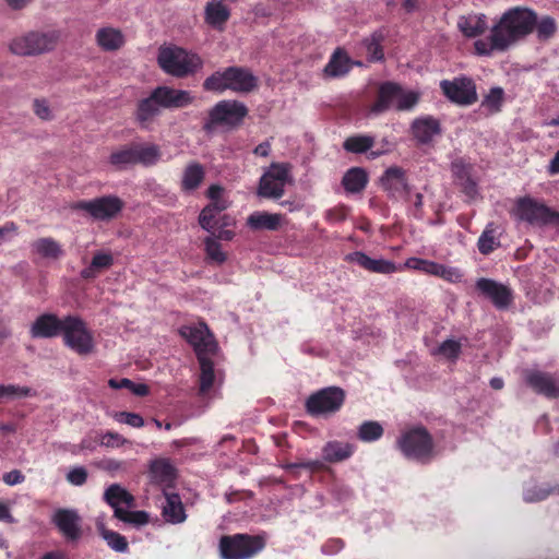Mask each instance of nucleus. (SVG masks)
<instances>
[{"mask_svg": "<svg viewBox=\"0 0 559 559\" xmlns=\"http://www.w3.org/2000/svg\"><path fill=\"white\" fill-rule=\"evenodd\" d=\"M205 171L202 165L198 163L189 164L182 174L181 187L185 191L195 190L203 181Z\"/></svg>", "mask_w": 559, "mask_h": 559, "instance_id": "nucleus-40", "label": "nucleus"}, {"mask_svg": "<svg viewBox=\"0 0 559 559\" xmlns=\"http://www.w3.org/2000/svg\"><path fill=\"white\" fill-rule=\"evenodd\" d=\"M2 479L7 485L15 486L22 484L25 480V476L19 469H13L5 473Z\"/></svg>", "mask_w": 559, "mask_h": 559, "instance_id": "nucleus-64", "label": "nucleus"}, {"mask_svg": "<svg viewBox=\"0 0 559 559\" xmlns=\"http://www.w3.org/2000/svg\"><path fill=\"white\" fill-rule=\"evenodd\" d=\"M33 390L28 386L16 384H0V403L32 396Z\"/></svg>", "mask_w": 559, "mask_h": 559, "instance_id": "nucleus-46", "label": "nucleus"}, {"mask_svg": "<svg viewBox=\"0 0 559 559\" xmlns=\"http://www.w3.org/2000/svg\"><path fill=\"white\" fill-rule=\"evenodd\" d=\"M500 231L497 226L489 223L478 238L477 247L480 253L489 254L500 246Z\"/></svg>", "mask_w": 559, "mask_h": 559, "instance_id": "nucleus-38", "label": "nucleus"}, {"mask_svg": "<svg viewBox=\"0 0 559 559\" xmlns=\"http://www.w3.org/2000/svg\"><path fill=\"white\" fill-rule=\"evenodd\" d=\"M368 182L367 173L359 167L350 168L343 177L344 189L349 193H357L365 189Z\"/></svg>", "mask_w": 559, "mask_h": 559, "instance_id": "nucleus-37", "label": "nucleus"}, {"mask_svg": "<svg viewBox=\"0 0 559 559\" xmlns=\"http://www.w3.org/2000/svg\"><path fill=\"white\" fill-rule=\"evenodd\" d=\"M346 260L372 273L392 274L399 271L394 262L385 259H372L361 251L347 254Z\"/></svg>", "mask_w": 559, "mask_h": 559, "instance_id": "nucleus-22", "label": "nucleus"}, {"mask_svg": "<svg viewBox=\"0 0 559 559\" xmlns=\"http://www.w3.org/2000/svg\"><path fill=\"white\" fill-rule=\"evenodd\" d=\"M343 390L331 386L312 394L307 400V411L312 415H326L337 412L344 403Z\"/></svg>", "mask_w": 559, "mask_h": 559, "instance_id": "nucleus-12", "label": "nucleus"}, {"mask_svg": "<svg viewBox=\"0 0 559 559\" xmlns=\"http://www.w3.org/2000/svg\"><path fill=\"white\" fill-rule=\"evenodd\" d=\"M130 508L117 511V519L135 525H144L148 522V515L144 511H130Z\"/></svg>", "mask_w": 559, "mask_h": 559, "instance_id": "nucleus-53", "label": "nucleus"}, {"mask_svg": "<svg viewBox=\"0 0 559 559\" xmlns=\"http://www.w3.org/2000/svg\"><path fill=\"white\" fill-rule=\"evenodd\" d=\"M440 87L443 94L459 105H472L477 100L476 86L472 79L462 76L453 81H441Z\"/></svg>", "mask_w": 559, "mask_h": 559, "instance_id": "nucleus-14", "label": "nucleus"}, {"mask_svg": "<svg viewBox=\"0 0 559 559\" xmlns=\"http://www.w3.org/2000/svg\"><path fill=\"white\" fill-rule=\"evenodd\" d=\"M198 360L200 364L199 394L206 397L213 393L219 380L218 372L214 368L212 357H201Z\"/></svg>", "mask_w": 559, "mask_h": 559, "instance_id": "nucleus-24", "label": "nucleus"}, {"mask_svg": "<svg viewBox=\"0 0 559 559\" xmlns=\"http://www.w3.org/2000/svg\"><path fill=\"white\" fill-rule=\"evenodd\" d=\"M162 106L157 98L154 97V92L138 105L136 119L142 126H146L153 120L154 117L159 115Z\"/></svg>", "mask_w": 559, "mask_h": 559, "instance_id": "nucleus-36", "label": "nucleus"}, {"mask_svg": "<svg viewBox=\"0 0 559 559\" xmlns=\"http://www.w3.org/2000/svg\"><path fill=\"white\" fill-rule=\"evenodd\" d=\"M63 343L71 350L81 356L90 355L95 349V338L92 330L78 316L63 318Z\"/></svg>", "mask_w": 559, "mask_h": 559, "instance_id": "nucleus-5", "label": "nucleus"}, {"mask_svg": "<svg viewBox=\"0 0 559 559\" xmlns=\"http://www.w3.org/2000/svg\"><path fill=\"white\" fill-rule=\"evenodd\" d=\"M52 522L69 540L81 537V518L75 510L59 509L52 515Z\"/></svg>", "mask_w": 559, "mask_h": 559, "instance_id": "nucleus-17", "label": "nucleus"}, {"mask_svg": "<svg viewBox=\"0 0 559 559\" xmlns=\"http://www.w3.org/2000/svg\"><path fill=\"white\" fill-rule=\"evenodd\" d=\"M123 207V202L115 195H105L93 200L79 201L73 209L86 212L96 221H109Z\"/></svg>", "mask_w": 559, "mask_h": 559, "instance_id": "nucleus-11", "label": "nucleus"}, {"mask_svg": "<svg viewBox=\"0 0 559 559\" xmlns=\"http://www.w3.org/2000/svg\"><path fill=\"white\" fill-rule=\"evenodd\" d=\"M148 475L151 481L163 487V491H167V488L171 487L177 472L175 466L168 459H156L150 464Z\"/></svg>", "mask_w": 559, "mask_h": 559, "instance_id": "nucleus-23", "label": "nucleus"}, {"mask_svg": "<svg viewBox=\"0 0 559 559\" xmlns=\"http://www.w3.org/2000/svg\"><path fill=\"white\" fill-rule=\"evenodd\" d=\"M462 344L460 341L449 338L440 344L436 354L450 359L455 360L461 353Z\"/></svg>", "mask_w": 559, "mask_h": 559, "instance_id": "nucleus-51", "label": "nucleus"}, {"mask_svg": "<svg viewBox=\"0 0 559 559\" xmlns=\"http://www.w3.org/2000/svg\"><path fill=\"white\" fill-rule=\"evenodd\" d=\"M229 90L237 93H249L257 87V78L247 69L229 67Z\"/></svg>", "mask_w": 559, "mask_h": 559, "instance_id": "nucleus-28", "label": "nucleus"}, {"mask_svg": "<svg viewBox=\"0 0 559 559\" xmlns=\"http://www.w3.org/2000/svg\"><path fill=\"white\" fill-rule=\"evenodd\" d=\"M230 84V75L229 68L223 71H216L211 76H209L204 83L203 87L205 91L223 93L226 90H229Z\"/></svg>", "mask_w": 559, "mask_h": 559, "instance_id": "nucleus-44", "label": "nucleus"}, {"mask_svg": "<svg viewBox=\"0 0 559 559\" xmlns=\"http://www.w3.org/2000/svg\"><path fill=\"white\" fill-rule=\"evenodd\" d=\"M457 27L464 36L474 38L487 29V17L485 14L462 15L457 20Z\"/></svg>", "mask_w": 559, "mask_h": 559, "instance_id": "nucleus-31", "label": "nucleus"}, {"mask_svg": "<svg viewBox=\"0 0 559 559\" xmlns=\"http://www.w3.org/2000/svg\"><path fill=\"white\" fill-rule=\"evenodd\" d=\"M352 66L353 63L348 56L338 48L334 51L324 67V73L329 78H340L347 74L352 69Z\"/></svg>", "mask_w": 559, "mask_h": 559, "instance_id": "nucleus-33", "label": "nucleus"}, {"mask_svg": "<svg viewBox=\"0 0 559 559\" xmlns=\"http://www.w3.org/2000/svg\"><path fill=\"white\" fill-rule=\"evenodd\" d=\"M96 527L100 536L106 540L107 545L117 552L128 551V542L124 536L117 532L109 531L105 527L103 518L96 520Z\"/></svg>", "mask_w": 559, "mask_h": 559, "instance_id": "nucleus-39", "label": "nucleus"}, {"mask_svg": "<svg viewBox=\"0 0 559 559\" xmlns=\"http://www.w3.org/2000/svg\"><path fill=\"white\" fill-rule=\"evenodd\" d=\"M554 493L559 495V485L552 487L548 484L528 483L523 489V499L530 503L539 502Z\"/></svg>", "mask_w": 559, "mask_h": 559, "instance_id": "nucleus-35", "label": "nucleus"}, {"mask_svg": "<svg viewBox=\"0 0 559 559\" xmlns=\"http://www.w3.org/2000/svg\"><path fill=\"white\" fill-rule=\"evenodd\" d=\"M525 382L538 394L548 399L559 397V371L550 373L542 370H527Z\"/></svg>", "mask_w": 559, "mask_h": 559, "instance_id": "nucleus-15", "label": "nucleus"}, {"mask_svg": "<svg viewBox=\"0 0 559 559\" xmlns=\"http://www.w3.org/2000/svg\"><path fill=\"white\" fill-rule=\"evenodd\" d=\"M67 479L74 486L83 485L87 479V472L84 467H75L72 468L68 475Z\"/></svg>", "mask_w": 559, "mask_h": 559, "instance_id": "nucleus-60", "label": "nucleus"}, {"mask_svg": "<svg viewBox=\"0 0 559 559\" xmlns=\"http://www.w3.org/2000/svg\"><path fill=\"white\" fill-rule=\"evenodd\" d=\"M114 418L120 424H126L133 428H140L144 425V419L136 413L119 412L116 413Z\"/></svg>", "mask_w": 559, "mask_h": 559, "instance_id": "nucleus-55", "label": "nucleus"}, {"mask_svg": "<svg viewBox=\"0 0 559 559\" xmlns=\"http://www.w3.org/2000/svg\"><path fill=\"white\" fill-rule=\"evenodd\" d=\"M513 215L519 221L534 226L551 225L559 233V213L532 198L519 199L513 210Z\"/></svg>", "mask_w": 559, "mask_h": 559, "instance_id": "nucleus-7", "label": "nucleus"}, {"mask_svg": "<svg viewBox=\"0 0 559 559\" xmlns=\"http://www.w3.org/2000/svg\"><path fill=\"white\" fill-rule=\"evenodd\" d=\"M354 452V444L345 441L332 440L323 445L321 455L324 462L334 464L348 460Z\"/></svg>", "mask_w": 559, "mask_h": 559, "instance_id": "nucleus-25", "label": "nucleus"}, {"mask_svg": "<svg viewBox=\"0 0 559 559\" xmlns=\"http://www.w3.org/2000/svg\"><path fill=\"white\" fill-rule=\"evenodd\" d=\"M476 288L489 298L498 309L507 308L512 301L511 289L493 280L479 278L476 282Z\"/></svg>", "mask_w": 559, "mask_h": 559, "instance_id": "nucleus-16", "label": "nucleus"}, {"mask_svg": "<svg viewBox=\"0 0 559 559\" xmlns=\"http://www.w3.org/2000/svg\"><path fill=\"white\" fill-rule=\"evenodd\" d=\"M205 22L216 28L223 29L230 16V11L223 0H211L204 9Z\"/></svg>", "mask_w": 559, "mask_h": 559, "instance_id": "nucleus-29", "label": "nucleus"}, {"mask_svg": "<svg viewBox=\"0 0 559 559\" xmlns=\"http://www.w3.org/2000/svg\"><path fill=\"white\" fill-rule=\"evenodd\" d=\"M535 28L540 40L549 39L557 31L556 22L550 16H544L539 21L536 19Z\"/></svg>", "mask_w": 559, "mask_h": 559, "instance_id": "nucleus-52", "label": "nucleus"}, {"mask_svg": "<svg viewBox=\"0 0 559 559\" xmlns=\"http://www.w3.org/2000/svg\"><path fill=\"white\" fill-rule=\"evenodd\" d=\"M31 249L40 259L49 261H56L64 254L61 245L51 237H43L33 241Z\"/></svg>", "mask_w": 559, "mask_h": 559, "instance_id": "nucleus-30", "label": "nucleus"}, {"mask_svg": "<svg viewBox=\"0 0 559 559\" xmlns=\"http://www.w3.org/2000/svg\"><path fill=\"white\" fill-rule=\"evenodd\" d=\"M264 546L265 543L261 536L235 534L221 538L219 552L222 559H251L259 554Z\"/></svg>", "mask_w": 559, "mask_h": 559, "instance_id": "nucleus-8", "label": "nucleus"}, {"mask_svg": "<svg viewBox=\"0 0 559 559\" xmlns=\"http://www.w3.org/2000/svg\"><path fill=\"white\" fill-rule=\"evenodd\" d=\"M109 163L117 169H124L136 164L134 144L114 151L109 156Z\"/></svg>", "mask_w": 559, "mask_h": 559, "instance_id": "nucleus-43", "label": "nucleus"}, {"mask_svg": "<svg viewBox=\"0 0 559 559\" xmlns=\"http://www.w3.org/2000/svg\"><path fill=\"white\" fill-rule=\"evenodd\" d=\"M451 170L457 181L469 177V165L461 157L451 163Z\"/></svg>", "mask_w": 559, "mask_h": 559, "instance_id": "nucleus-58", "label": "nucleus"}, {"mask_svg": "<svg viewBox=\"0 0 559 559\" xmlns=\"http://www.w3.org/2000/svg\"><path fill=\"white\" fill-rule=\"evenodd\" d=\"M441 263H437L430 260L409 258L405 262V266L428 275L437 276Z\"/></svg>", "mask_w": 559, "mask_h": 559, "instance_id": "nucleus-48", "label": "nucleus"}, {"mask_svg": "<svg viewBox=\"0 0 559 559\" xmlns=\"http://www.w3.org/2000/svg\"><path fill=\"white\" fill-rule=\"evenodd\" d=\"M165 503L163 504L162 515L167 523L180 524L187 519L185 507L178 493L164 492Z\"/></svg>", "mask_w": 559, "mask_h": 559, "instance_id": "nucleus-26", "label": "nucleus"}, {"mask_svg": "<svg viewBox=\"0 0 559 559\" xmlns=\"http://www.w3.org/2000/svg\"><path fill=\"white\" fill-rule=\"evenodd\" d=\"M131 443L128 439L114 431H106L99 436V444L105 448H120Z\"/></svg>", "mask_w": 559, "mask_h": 559, "instance_id": "nucleus-54", "label": "nucleus"}, {"mask_svg": "<svg viewBox=\"0 0 559 559\" xmlns=\"http://www.w3.org/2000/svg\"><path fill=\"white\" fill-rule=\"evenodd\" d=\"M383 188L395 199H409V187L405 174L400 167H391L381 177Z\"/></svg>", "mask_w": 559, "mask_h": 559, "instance_id": "nucleus-19", "label": "nucleus"}, {"mask_svg": "<svg viewBox=\"0 0 559 559\" xmlns=\"http://www.w3.org/2000/svg\"><path fill=\"white\" fill-rule=\"evenodd\" d=\"M247 107L240 102L221 100L210 110L204 128L211 131L217 126L230 128L238 126L247 116Z\"/></svg>", "mask_w": 559, "mask_h": 559, "instance_id": "nucleus-9", "label": "nucleus"}, {"mask_svg": "<svg viewBox=\"0 0 559 559\" xmlns=\"http://www.w3.org/2000/svg\"><path fill=\"white\" fill-rule=\"evenodd\" d=\"M283 216L267 212H254L249 215L247 224L255 230H277L282 226Z\"/></svg>", "mask_w": 559, "mask_h": 559, "instance_id": "nucleus-32", "label": "nucleus"}, {"mask_svg": "<svg viewBox=\"0 0 559 559\" xmlns=\"http://www.w3.org/2000/svg\"><path fill=\"white\" fill-rule=\"evenodd\" d=\"M93 267L98 271L109 267L112 264V257L107 253L98 252L92 259Z\"/></svg>", "mask_w": 559, "mask_h": 559, "instance_id": "nucleus-63", "label": "nucleus"}, {"mask_svg": "<svg viewBox=\"0 0 559 559\" xmlns=\"http://www.w3.org/2000/svg\"><path fill=\"white\" fill-rule=\"evenodd\" d=\"M61 36V31L57 28L31 31L12 38L9 43V50L20 57L43 55L53 50Z\"/></svg>", "mask_w": 559, "mask_h": 559, "instance_id": "nucleus-2", "label": "nucleus"}, {"mask_svg": "<svg viewBox=\"0 0 559 559\" xmlns=\"http://www.w3.org/2000/svg\"><path fill=\"white\" fill-rule=\"evenodd\" d=\"M383 432L384 430L380 423L367 420L358 427L357 436L364 442H374L383 436Z\"/></svg>", "mask_w": 559, "mask_h": 559, "instance_id": "nucleus-45", "label": "nucleus"}, {"mask_svg": "<svg viewBox=\"0 0 559 559\" xmlns=\"http://www.w3.org/2000/svg\"><path fill=\"white\" fill-rule=\"evenodd\" d=\"M96 41L102 49L112 51L123 46L124 36L118 28L108 26L97 31Z\"/></svg>", "mask_w": 559, "mask_h": 559, "instance_id": "nucleus-34", "label": "nucleus"}, {"mask_svg": "<svg viewBox=\"0 0 559 559\" xmlns=\"http://www.w3.org/2000/svg\"><path fill=\"white\" fill-rule=\"evenodd\" d=\"M218 213L216 211H212L209 206H205L199 216V223L203 229L212 233L216 226V216Z\"/></svg>", "mask_w": 559, "mask_h": 559, "instance_id": "nucleus-56", "label": "nucleus"}, {"mask_svg": "<svg viewBox=\"0 0 559 559\" xmlns=\"http://www.w3.org/2000/svg\"><path fill=\"white\" fill-rule=\"evenodd\" d=\"M437 277H440L449 283H459L462 280L463 274L457 267L440 264Z\"/></svg>", "mask_w": 559, "mask_h": 559, "instance_id": "nucleus-57", "label": "nucleus"}, {"mask_svg": "<svg viewBox=\"0 0 559 559\" xmlns=\"http://www.w3.org/2000/svg\"><path fill=\"white\" fill-rule=\"evenodd\" d=\"M325 463L326 462H324L323 459L321 457V460H309V461H305V462L289 464V465H287V469L304 467V468H307V469L313 472V471L323 468Z\"/></svg>", "mask_w": 559, "mask_h": 559, "instance_id": "nucleus-61", "label": "nucleus"}, {"mask_svg": "<svg viewBox=\"0 0 559 559\" xmlns=\"http://www.w3.org/2000/svg\"><path fill=\"white\" fill-rule=\"evenodd\" d=\"M63 330V318L60 319L52 313L39 316L31 326V335L34 338H51L61 335Z\"/></svg>", "mask_w": 559, "mask_h": 559, "instance_id": "nucleus-21", "label": "nucleus"}, {"mask_svg": "<svg viewBox=\"0 0 559 559\" xmlns=\"http://www.w3.org/2000/svg\"><path fill=\"white\" fill-rule=\"evenodd\" d=\"M33 109L36 116L43 120H50L53 117L48 102L44 98L35 99L33 103Z\"/></svg>", "mask_w": 559, "mask_h": 559, "instance_id": "nucleus-59", "label": "nucleus"}, {"mask_svg": "<svg viewBox=\"0 0 559 559\" xmlns=\"http://www.w3.org/2000/svg\"><path fill=\"white\" fill-rule=\"evenodd\" d=\"M157 61L165 73L176 78L193 74L203 66L200 56L177 46L160 47Z\"/></svg>", "mask_w": 559, "mask_h": 559, "instance_id": "nucleus-3", "label": "nucleus"}, {"mask_svg": "<svg viewBox=\"0 0 559 559\" xmlns=\"http://www.w3.org/2000/svg\"><path fill=\"white\" fill-rule=\"evenodd\" d=\"M154 92V97L157 98L162 108L174 109L182 108L190 105L194 97L191 92L183 90H176L169 86H158Z\"/></svg>", "mask_w": 559, "mask_h": 559, "instance_id": "nucleus-18", "label": "nucleus"}, {"mask_svg": "<svg viewBox=\"0 0 559 559\" xmlns=\"http://www.w3.org/2000/svg\"><path fill=\"white\" fill-rule=\"evenodd\" d=\"M396 445L408 460L427 462L433 456V441L424 427H414L402 432Z\"/></svg>", "mask_w": 559, "mask_h": 559, "instance_id": "nucleus-4", "label": "nucleus"}, {"mask_svg": "<svg viewBox=\"0 0 559 559\" xmlns=\"http://www.w3.org/2000/svg\"><path fill=\"white\" fill-rule=\"evenodd\" d=\"M104 500L114 509L117 518V511L124 508H132L134 498L119 484L110 485L104 492Z\"/></svg>", "mask_w": 559, "mask_h": 559, "instance_id": "nucleus-27", "label": "nucleus"}, {"mask_svg": "<svg viewBox=\"0 0 559 559\" xmlns=\"http://www.w3.org/2000/svg\"><path fill=\"white\" fill-rule=\"evenodd\" d=\"M536 25V13L523 7L511 8L491 27L486 38L474 43L478 56H491L493 52L508 50L520 39L533 32Z\"/></svg>", "mask_w": 559, "mask_h": 559, "instance_id": "nucleus-1", "label": "nucleus"}, {"mask_svg": "<svg viewBox=\"0 0 559 559\" xmlns=\"http://www.w3.org/2000/svg\"><path fill=\"white\" fill-rule=\"evenodd\" d=\"M411 130L418 143L429 144L441 134V124L432 116H421L412 122Z\"/></svg>", "mask_w": 559, "mask_h": 559, "instance_id": "nucleus-20", "label": "nucleus"}, {"mask_svg": "<svg viewBox=\"0 0 559 559\" xmlns=\"http://www.w3.org/2000/svg\"><path fill=\"white\" fill-rule=\"evenodd\" d=\"M419 100V93L404 91L400 85L386 82L379 88L377 102L371 107V112L379 115L390 108L397 110H411Z\"/></svg>", "mask_w": 559, "mask_h": 559, "instance_id": "nucleus-6", "label": "nucleus"}, {"mask_svg": "<svg viewBox=\"0 0 559 559\" xmlns=\"http://www.w3.org/2000/svg\"><path fill=\"white\" fill-rule=\"evenodd\" d=\"M344 547V543L340 538H331L322 545V552L325 555H335L340 552Z\"/></svg>", "mask_w": 559, "mask_h": 559, "instance_id": "nucleus-62", "label": "nucleus"}, {"mask_svg": "<svg viewBox=\"0 0 559 559\" xmlns=\"http://www.w3.org/2000/svg\"><path fill=\"white\" fill-rule=\"evenodd\" d=\"M383 37L381 32H374L361 41L360 49L367 55L370 61H380L383 59L381 46Z\"/></svg>", "mask_w": 559, "mask_h": 559, "instance_id": "nucleus-41", "label": "nucleus"}, {"mask_svg": "<svg viewBox=\"0 0 559 559\" xmlns=\"http://www.w3.org/2000/svg\"><path fill=\"white\" fill-rule=\"evenodd\" d=\"M136 164L153 166L160 159L159 147L155 144H134Z\"/></svg>", "mask_w": 559, "mask_h": 559, "instance_id": "nucleus-42", "label": "nucleus"}, {"mask_svg": "<svg viewBox=\"0 0 559 559\" xmlns=\"http://www.w3.org/2000/svg\"><path fill=\"white\" fill-rule=\"evenodd\" d=\"M204 245H205L206 255L212 262H214L216 264H222L226 261L227 255L222 250V246L215 237H212V236L207 237L204 240Z\"/></svg>", "mask_w": 559, "mask_h": 559, "instance_id": "nucleus-50", "label": "nucleus"}, {"mask_svg": "<svg viewBox=\"0 0 559 559\" xmlns=\"http://www.w3.org/2000/svg\"><path fill=\"white\" fill-rule=\"evenodd\" d=\"M374 139L370 135H355L346 139L344 148L352 153H365L373 146Z\"/></svg>", "mask_w": 559, "mask_h": 559, "instance_id": "nucleus-47", "label": "nucleus"}, {"mask_svg": "<svg viewBox=\"0 0 559 559\" xmlns=\"http://www.w3.org/2000/svg\"><path fill=\"white\" fill-rule=\"evenodd\" d=\"M289 171L287 164L273 163L260 179L258 194L267 199H280L286 183L290 181Z\"/></svg>", "mask_w": 559, "mask_h": 559, "instance_id": "nucleus-10", "label": "nucleus"}, {"mask_svg": "<svg viewBox=\"0 0 559 559\" xmlns=\"http://www.w3.org/2000/svg\"><path fill=\"white\" fill-rule=\"evenodd\" d=\"M182 334L193 346L198 359L216 355L218 346L206 324L199 323L188 326L183 330Z\"/></svg>", "mask_w": 559, "mask_h": 559, "instance_id": "nucleus-13", "label": "nucleus"}, {"mask_svg": "<svg viewBox=\"0 0 559 559\" xmlns=\"http://www.w3.org/2000/svg\"><path fill=\"white\" fill-rule=\"evenodd\" d=\"M504 100V91L501 87H492L481 102V106L490 112H498Z\"/></svg>", "mask_w": 559, "mask_h": 559, "instance_id": "nucleus-49", "label": "nucleus"}]
</instances>
